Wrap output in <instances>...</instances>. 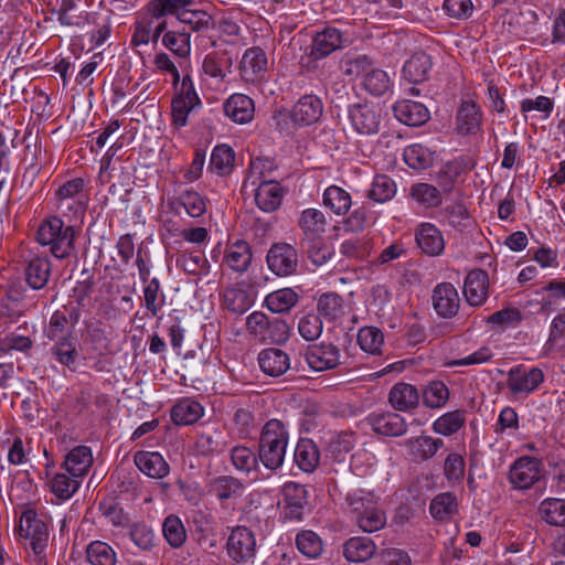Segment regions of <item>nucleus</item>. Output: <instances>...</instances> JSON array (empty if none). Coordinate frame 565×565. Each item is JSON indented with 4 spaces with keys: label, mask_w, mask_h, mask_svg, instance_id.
<instances>
[{
    "label": "nucleus",
    "mask_w": 565,
    "mask_h": 565,
    "mask_svg": "<svg viewBox=\"0 0 565 565\" xmlns=\"http://www.w3.org/2000/svg\"><path fill=\"white\" fill-rule=\"evenodd\" d=\"M449 399V390L444 382L433 381L423 392L424 405L428 408H440Z\"/></svg>",
    "instance_id": "obj_57"
},
{
    "label": "nucleus",
    "mask_w": 565,
    "mask_h": 565,
    "mask_svg": "<svg viewBox=\"0 0 565 565\" xmlns=\"http://www.w3.org/2000/svg\"><path fill=\"white\" fill-rule=\"evenodd\" d=\"M169 205L177 213H180L181 207L184 209L191 217H200L206 211L203 198L195 191L182 192L175 200L170 201Z\"/></svg>",
    "instance_id": "obj_36"
},
{
    "label": "nucleus",
    "mask_w": 565,
    "mask_h": 565,
    "mask_svg": "<svg viewBox=\"0 0 565 565\" xmlns=\"http://www.w3.org/2000/svg\"><path fill=\"white\" fill-rule=\"evenodd\" d=\"M226 550L230 558L235 563H248L256 555V539L246 526H236L232 530Z\"/></svg>",
    "instance_id": "obj_6"
},
{
    "label": "nucleus",
    "mask_w": 565,
    "mask_h": 565,
    "mask_svg": "<svg viewBox=\"0 0 565 565\" xmlns=\"http://www.w3.org/2000/svg\"><path fill=\"white\" fill-rule=\"evenodd\" d=\"M50 354L61 365L74 371L78 358L77 345L71 333L56 338L50 348Z\"/></svg>",
    "instance_id": "obj_28"
},
{
    "label": "nucleus",
    "mask_w": 565,
    "mask_h": 565,
    "mask_svg": "<svg viewBox=\"0 0 565 565\" xmlns=\"http://www.w3.org/2000/svg\"><path fill=\"white\" fill-rule=\"evenodd\" d=\"M258 363L264 373L269 376H280L290 367L289 355L278 348H269L260 351Z\"/></svg>",
    "instance_id": "obj_23"
},
{
    "label": "nucleus",
    "mask_w": 565,
    "mask_h": 565,
    "mask_svg": "<svg viewBox=\"0 0 565 565\" xmlns=\"http://www.w3.org/2000/svg\"><path fill=\"white\" fill-rule=\"evenodd\" d=\"M539 514L550 525L565 526V500L544 499L539 505Z\"/></svg>",
    "instance_id": "obj_39"
},
{
    "label": "nucleus",
    "mask_w": 565,
    "mask_h": 565,
    "mask_svg": "<svg viewBox=\"0 0 565 565\" xmlns=\"http://www.w3.org/2000/svg\"><path fill=\"white\" fill-rule=\"evenodd\" d=\"M489 275L483 269L471 270L463 285L466 301L472 307H480L488 299Z\"/></svg>",
    "instance_id": "obj_14"
},
{
    "label": "nucleus",
    "mask_w": 565,
    "mask_h": 565,
    "mask_svg": "<svg viewBox=\"0 0 565 565\" xmlns=\"http://www.w3.org/2000/svg\"><path fill=\"white\" fill-rule=\"evenodd\" d=\"M396 119L407 126H422L429 119V111L423 103L403 99L393 107Z\"/></svg>",
    "instance_id": "obj_18"
},
{
    "label": "nucleus",
    "mask_w": 565,
    "mask_h": 565,
    "mask_svg": "<svg viewBox=\"0 0 565 565\" xmlns=\"http://www.w3.org/2000/svg\"><path fill=\"white\" fill-rule=\"evenodd\" d=\"M260 159L252 160L250 171L244 186L250 183L253 191L255 192V202L257 206L266 213L276 211L281 202L285 191L279 182L274 180H263V172L260 168Z\"/></svg>",
    "instance_id": "obj_3"
},
{
    "label": "nucleus",
    "mask_w": 565,
    "mask_h": 565,
    "mask_svg": "<svg viewBox=\"0 0 565 565\" xmlns=\"http://www.w3.org/2000/svg\"><path fill=\"white\" fill-rule=\"evenodd\" d=\"M74 239V227L65 226L56 216L42 222L36 232V241L42 246H50L51 254L58 259L70 257L76 252Z\"/></svg>",
    "instance_id": "obj_2"
},
{
    "label": "nucleus",
    "mask_w": 565,
    "mask_h": 565,
    "mask_svg": "<svg viewBox=\"0 0 565 565\" xmlns=\"http://www.w3.org/2000/svg\"><path fill=\"white\" fill-rule=\"evenodd\" d=\"M224 111L233 121L246 124L254 118V102L247 95L233 94L224 103Z\"/></svg>",
    "instance_id": "obj_24"
},
{
    "label": "nucleus",
    "mask_w": 565,
    "mask_h": 565,
    "mask_svg": "<svg viewBox=\"0 0 565 565\" xmlns=\"http://www.w3.org/2000/svg\"><path fill=\"white\" fill-rule=\"evenodd\" d=\"M482 127V111L473 100H463L457 111V131L461 136L476 135Z\"/></svg>",
    "instance_id": "obj_15"
},
{
    "label": "nucleus",
    "mask_w": 565,
    "mask_h": 565,
    "mask_svg": "<svg viewBox=\"0 0 565 565\" xmlns=\"http://www.w3.org/2000/svg\"><path fill=\"white\" fill-rule=\"evenodd\" d=\"M268 72V58L263 49L253 46L245 51L239 63V74L247 83L260 82Z\"/></svg>",
    "instance_id": "obj_8"
},
{
    "label": "nucleus",
    "mask_w": 565,
    "mask_h": 565,
    "mask_svg": "<svg viewBox=\"0 0 565 565\" xmlns=\"http://www.w3.org/2000/svg\"><path fill=\"white\" fill-rule=\"evenodd\" d=\"M87 561L92 565H116V553L110 545L94 541L87 546Z\"/></svg>",
    "instance_id": "obj_55"
},
{
    "label": "nucleus",
    "mask_w": 565,
    "mask_h": 565,
    "mask_svg": "<svg viewBox=\"0 0 565 565\" xmlns=\"http://www.w3.org/2000/svg\"><path fill=\"white\" fill-rule=\"evenodd\" d=\"M429 512L437 520H447L458 512L457 497L451 492L437 494L429 504Z\"/></svg>",
    "instance_id": "obj_41"
},
{
    "label": "nucleus",
    "mask_w": 565,
    "mask_h": 565,
    "mask_svg": "<svg viewBox=\"0 0 565 565\" xmlns=\"http://www.w3.org/2000/svg\"><path fill=\"white\" fill-rule=\"evenodd\" d=\"M160 281L152 278L147 281L143 288L145 307L152 315L157 316L164 302V295L160 291Z\"/></svg>",
    "instance_id": "obj_62"
},
{
    "label": "nucleus",
    "mask_w": 565,
    "mask_h": 565,
    "mask_svg": "<svg viewBox=\"0 0 565 565\" xmlns=\"http://www.w3.org/2000/svg\"><path fill=\"white\" fill-rule=\"evenodd\" d=\"M349 119L356 132L373 135L380 128V115L369 104H354L349 107Z\"/></svg>",
    "instance_id": "obj_13"
},
{
    "label": "nucleus",
    "mask_w": 565,
    "mask_h": 565,
    "mask_svg": "<svg viewBox=\"0 0 565 565\" xmlns=\"http://www.w3.org/2000/svg\"><path fill=\"white\" fill-rule=\"evenodd\" d=\"M411 195L420 204L427 207H435L441 203V194L439 190L428 183H417L412 186Z\"/></svg>",
    "instance_id": "obj_64"
},
{
    "label": "nucleus",
    "mask_w": 565,
    "mask_h": 565,
    "mask_svg": "<svg viewBox=\"0 0 565 565\" xmlns=\"http://www.w3.org/2000/svg\"><path fill=\"white\" fill-rule=\"evenodd\" d=\"M284 514L289 520H301L307 504V490L302 484L287 482L282 488Z\"/></svg>",
    "instance_id": "obj_16"
},
{
    "label": "nucleus",
    "mask_w": 565,
    "mask_h": 565,
    "mask_svg": "<svg viewBox=\"0 0 565 565\" xmlns=\"http://www.w3.org/2000/svg\"><path fill=\"white\" fill-rule=\"evenodd\" d=\"M134 461L138 469L150 478L162 479L169 473V465L156 451H137Z\"/></svg>",
    "instance_id": "obj_25"
},
{
    "label": "nucleus",
    "mask_w": 565,
    "mask_h": 565,
    "mask_svg": "<svg viewBox=\"0 0 565 565\" xmlns=\"http://www.w3.org/2000/svg\"><path fill=\"white\" fill-rule=\"evenodd\" d=\"M342 43V33L338 29L326 28L315 35L310 49V56L313 60H321L338 49H341Z\"/></svg>",
    "instance_id": "obj_19"
},
{
    "label": "nucleus",
    "mask_w": 565,
    "mask_h": 565,
    "mask_svg": "<svg viewBox=\"0 0 565 565\" xmlns=\"http://www.w3.org/2000/svg\"><path fill=\"white\" fill-rule=\"evenodd\" d=\"M416 243L423 253L438 256L445 248L441 232L431 223H422L416 230Z\"/></svg>",
    "instance_id": "obj_21"
},
{
    "label": "nucleus",
    "mask_w": 565,
    "mask_h": 565,
    "mask_svg": "<svg viewBox=\"0 0 565 565\" xmlns=\"http://www.w3.org/2000/svg\"><path fill=\"white\" fill-rule=\"evenodd\" d=\"M93 463V455L89 447L77 446L72 449L64 461V467L72 477H84Z\"/></svg>",
    "instance_id": "obj_31"
},
{
    "label": "nucleus",
    "mask_w": 565,
    "mask_h": 565,
    "mask_svg": "<svg viewBox=\"0 0 565 565\" xmlns=\"http://www.w3.org/2000/svg\"><path fill=\"white\" fill-rule=\"evenodd\" d=\"M231 460L237 470L250 472L256 470L259 458L249 448L236 446L231 450Z\"/></svg>",
    "instance_id": "obj_61"
},
{
    "label": "nucleus",
    "mask_w": 565,
    "mask_h": 565,
    "mask_svg": "<svg viewBox=\"0 0 565 565\" xmlns=\"http://www.w3.org/2000/svg\"><path fill=\"white\" fill-rule=\"evenodd\" d=\"M544 381V373L539 367L526 369L516 365L508 372L507 386L514 396H527Z\"/></svg>",
    "instance_id": "obj_4"
},
{
    "label": "nucleus",
    "mask_w": 565,
    "mask_h": 565,
    "mask_svg": "<svg viewBox=\"0 0 565 565\" xmlns=\"http://www.w3.org/2000/svg\"><path fill=\"white\" fill-rule=\"evenodd\" d=\"M466 423V413L461 409L445 413L433 423L434 433L443 436L456 434Z\"/></svg>",
    "instance_id": "obj_45"
},
{
    "label": "nucleus",
    "mask_w": 565,
    "mask_h": 565,
    "mask_svg": "<svg viewBox=\"0 0 565 565\" xmlns=\"http://www.w3.org/2000/svg\"><path fill=\"white\" fill-rule=\"evenodd\" d=\"M78 479L70 473H57L51 480V490L58 499L67 500L78 490L81 486Z\"/></svg>",
    "instance_id": "obj_59"
},
{
    "label": "nucleus",
    "mask_w": 565,
    "mask_h": 565,
    "mask_svg": "<svg viewBox=\"0 0 565 565\" xmlns=\"http://www.w3.org/2000/svg\"><path fill=\"white\" fill-rule=\"evenodd\" d=\"M21 536L31 540L30 544L35 555L41 556L47 545L49 531L45 522L33 509L25 510L20 519Z\"/></svg>",
    "instance_id": "obj_5"
},
{
    "label": "nucleus",
    "mask_w": 565,
    "mask_h": 565,
    "mask_svg": "<svg viewBox=\"0 0 565 565\" xmlns=\"http://www.w3.org/2000/svg\"><path fill=\"white\" fill-rule=\"evenodd\" d=\"M363 87L373 96H383L391 90L392 82L385 71L372 66L363 78Z\"/></svg>",
    "instance_id": "obj_47"
},
{
    "label": "nucleus",
    "mask_w": 565,
    "mask_h": 565,
    "mask_svg": "<svg viewBox=\"0 0 565 565\" xmlns=\"http://www.w3.org/2000/svg\"><path fill=\"white\" fill-rule=\"evenodd\" d=\"M244 489V483L232 476H218L210 482V492L216 495L220 501L236 499L242 495Z\"/></svg>",
    "instance_id": "obj_33"
},
{
    "label": "nucleus",
    "mask_w": 565,
    "mask_h": 565,
    "mask_svg": "<svg viewBox=\"0 0 565 565\" xmlns=\"http://www.w3.org/2000/svg\"><path fill=\"white\" fill-rule=\"evenodd\" d=\"M305 356L312 370L321 372L337 367L340 364L341 352L333 343L322 341L310 345Z\"/></svg>",
    "instance_id": "obj_10"
},
{
    "label": "nucleus",
    "mask_w": 565,
    "mask_h": 565,
    "mask_svg": "<svg viewBox=\"0 0 565 565\" xmlns=\"http://www.w3.org/2000/svg\"><path fill=\"white\" fill-rule=\"evenodd\" d=\"M541 461L532 457L519 458L510 468V482L518 489H529L541 479Z\"/></svg>",
    "instance_id": "obj_11"
},
{
    "label": "nucleus",
    "mask_w": 565,
    "mask_h": 565,
    "mask_svg": "<svg viewBox=\"0 0 565 565\" xmlns=\"http://www.w3.org/2000/svg\"><path fill=\"white\" fill-rule=\"evenodd\" d=\"M444 446L445 441L441 438H434L424 434L405 440V447L409 450V454L420 461L431 459Z\"/></svg>",
    "instance_id": "obj_26"
},
{
    "label": "nucleus",
    "mask_w": 565,
    "mask_h": 565,
    "mask_svg": "<svg viewBox=\"0 0 565 565\" xmlns=\"http://www.w3.org/2000/svg\"><path fill=\"white\" fill-rule=\"evenodd\" d=\"M298 551L308 558H316L323 551V543L320 536L310 530L301 531L296 536Z\"/></svg>",
    "instance_id": "obj_50"
},
{
    "label": "nucleus",
    "mask_w": 565,
    "mask_h": 565,
    "mask_svg": "<svg viewBox=\"0 0 565 565\" xmlns=\"http://www.w3.org/2000/svg\"><path fill=\"white\" fill-rule=\"evenodd\" d=\"M226 446L224 436L218 430H212L198 435L195 447L203 456L223 452Z\"/></svg>",
    "instance_id": "obj_51"
},
{
    "label": "nucleus",
    "mask_w": 565,
    "mask_h": 565,
    "mask_svg": "<svg viewBox=\"0 0 565 565\" xmlns=\"http://www.w3.org/2000/svg\"><path fill=\"white\" fill-rule=\"evenodd\" d=\"M268 268L279 277L290 276L298 267V252L288 243H275L267 253Z\"/></svg>",
    "instance_id": "obj_7"
},
{
    "label": "nucleus",
    "mask_w": 565,
    "mask_h": 565,
    "mask_svg": "<svg viewBox=\"0 0 565 565\" xmlns=\"http://www.w3.org/2000/svg\"><path fill=\"white\" fill-rule=\"evenodd\" d=\"M365 420L376 435L384 437H402L408 430L406 419L402 415L393 412L372 413Z\"/></svg>",
    "instance_id": "obj_9"
},
{
    "label": "nucleus",
    "mask_w": 565,
    "mask_h": 565,
    "mask_svg": "<svg viewBox=\"0 0 565 565\" xmlns=\"http://www.w3.org/2000/svg\"><path fill=\"white\" fill-rule=\"evenodd\" d=\"M418 390L408 383L399 382L392 386L388 393L390 405L398 412H412L419 405Z\"/></svg>",
    "instance_id": "obj_17"
},
{
    "label": "nucleus",
    "mask_w": 565,
    "mask_h": 565,
    "mask_svg": "<svg viewBox=\"0 0 565 565\" xmlns=\"http://www.w3.org/2000/svg\"><path fill=\"white\" fill-rule=\"evenodd\" d=\"M234 160V150L227 145H218L212 151L209 168L218 175H226L231 173Z\"/></svg>",
    "instance_id": "obj_43"
},
{
    "label": "nucleus",
    "mask_w": 565,
    "mask_h": 565,
    "mask_svg": "<svg viewBox=\"0 0 565 565\" xmlns=\"http://www.w3.org/2000/svg\"><path fill=\"white\" fill-rule=\"evenodd\" d=\"M162 44L178 56L185 57L190 54V34L188 32H166Z\"/></svg>",
    "instance_id": "obj_63"
},
{
    "label": "nucleus",
    "mask_w": 565,
    "mask_h": 565,
    "mask_svg": "<svg viewBox=\"0 0 565 565\" xmlns=\"http://www.w3.org/2000/svg\"><path fill=\"white\" fill-rule=\"evenodd\" d=\"M223 303L233 313L243 315L250 308L252 300L244 289L230 287L223 292Z\"/></svg>",
    "instance_id": "obj_52"
},
{
    "label": "nucleus",
    "mask_w": 565,
    "mask_h": 565,
    "mask_svg": "<svg viewBox=\"0 0 565 565\" xmlns=\"http://www.w3.org/2000/svg\"><path fill=\"white\" fill-rule=\"evenodd\" d=\"M178 21L184 24H189L193 31H206L214 26L213 18L203 10H192L189 7H184Z\"/></svg>",
    "instance_id": "obj_58"
},
{
    "label": "nucleus",
    "mask_w": 565,
    "mask_h": 565,
    "mask_svg": "<svg viewBox=\"0 0 565 565\" xmlns=\"http://www.w3.org/2000/svg\"><path fill=\"white\" fill-rule=\"evenodd\" d=\"M296 465L305 472H312L320 460L317 445L308 438H301L294 454Z\"/></svg>",
    "instance_id": "obj_34"
},
{
    "label": "nucleus",
    "mask_w": 565,
    "mask_h": 565,
    "mask_svg": "<svg viewBox=\"0 0 565 565\" xmlns=\"http://www.w3.org/2000/svg\"><path fill=\"white\" fill-rule=\"evenodd\" d=\"M403 158L413 170H426L434 162L433 152L420 143H414L405 148Z\"/></svg>",
    "instance_id": "obj_44"
},
{
    "label": "nucleus",
    "mask_w": 565,
    "mask_h": 565,
    "mask_svg": "<svg viewBox=\"0 0 565 565\" xmlns=\"http://www.w3.org/2000/svg\"><path fill=\"white\" fill-rule=\"evenodd\" d=\"M358 343L366 353L381 354L384 337L380 329L375 327H364L358 332Z\"/></svg>",
    "instance_id": "obj_54"
},
{
    "label": "nucleus",
    "mask_w": 565,
    "mask_h": 565,
    "mask_svg": "<svg viewBox=\"0 0 565 565\" xmlns=\"http://www.w3.org/2000/svg\"><path fill=\"white\" fill-rule=\"evenodd\" d=\"M322 102L316 95L302 96L294 106L291 118L302 126L316 122L322 115Z\"/></svg>",
    "instance_id": "obj_20"
},
{
    "label": "nucleus",
    "mask_w": 565,
    "mask_h": 565,
    "mask_svg": "<svg viewBox=\"0 0 565 565\" xmlns=\"http://www.w3.org/2000/svg\"><path fill=\"white\" fill-rule=\"evenodd\" d=\"M358 526L366 533L382 530L386 524L385 513L377 507L369 508V511L355 519Z\"/></svg>",
    "instance_id": "obj_60"
},
{
    "label": "nucleus",
    "mask_w": 565,
    "mask_h": 565,
    "mask_svg": "<svg viewBox=\"0 0 565 565\" xmlns=\"http://www.w3.org/2000/svg\"><path fill=\"white\" fill-rule=\"evenodd\" d=\"M433 308L441 318H452L460 308V296L450 282L438 284L431 295Z\"/></svg>",
    "instance_id": "obj_12"
},
{
    "label": "nucleus",
    "mask_w": 565,
    "mask_h": 565,
    "mask_svg": "<svg viewBox=\"0 0 565 565\" xmlns=\"http://www.w3.org/2000/svg\"><path fill=\"white\" fill-rule=\"evenodd\" d=\"M204 409L200 403L191 398L179 401L171 408V419L175 425H192L203 416Z\"/></svg>",
    "instance_id": "obj_32"
},
{
    "label": "nucleus",
    "mask_w": 565,
    "mask_h": 565,
    "mask_svg": "<svg viewBox=\"0 0 565 565\" xmlns=\"http://www.w3.org/2000/svg\"><path fill=\"white\" fill-rule=\"evenodd\" d=\"M287 445L288 433L282 422L278 419L268 420L262 429L258 444L260 462L271 471L277 470L284 463Z\"/></svg>",
    "instance_id": "obj_1"
},
{
    "label": "nucleus",
    "mask_w": 565,
    "mask_h": 565,
    "mask_svg": "<svg viewBox=\"0 0 565 565\" xmlns=\"http://www.w3.org/2000/svg\"><path fill=\"white\" fill-rule=\"evenodd\" d=\"M376 552L374 541L367 536H353L343 544V555L352 563H364L372 558Z\"/></svg>",
    "instance_id": "obj_27"
},
{
    "label": "nucleus",
    "mask_w": 565,
    "mask_h": 565,
    "mask_svg": "<svg viewBox=\"0 0 565 565\" xmlns=\"http://www.w3.org/2000/svg\"><path fill=\"white\" fill-rule=\"evenodd\" d=\"M191 4V0H151L148 2L146 10L156 20L168 15H174L178 19L184 7H190Z\"/></svg>",
    "instance_id": "obj_38"
},
{
    "label": "nucleus",
    "mask_w": 565,
    "mask_h": 565,
    "mask_svg": "<svg viewBox=\"0 0 565 565\" xmlns=\"http://www.w3.org/2000/svg\"><path fill=\"white\" fill-rule=\"evenodd\" d=\"M300 245L310 262L317 267L327 264L333 255V250L322 241V237L301 239Z\"/></svg>",
    "instance_id": "obj_48"
},
{
    "label": "nucleus",
    "mask_w": 565,
    "mask_h": 565,
    "mask_svg": "<svg viewBox=\"0 0 565 565\" xmlns=\"http://www.w3.org/2000/svg\"><path fill=\"white\" fill-rule=\"evenodd\" d=\"M317 310V315L333 321L344 315L345 306L341 296L335 292H326L318 298Z\"/></svg>",
    "instance_id": "obj_40"
},
{
    "label": "nucleus",
    "mask_w": 565,
    "mask_h": 565,
    "mask_svg": "<svg viewBox=\"0 0 565 565\" xmlns=\"http://www.w3.org/2000/svg\"><path fill=\"white\" fill-rule=\"evenodd\" d=\"M395 194V182L387 175L379 174L373 179L366 196L376 203H385L391 201Z\"/></svg>",
    "instance_id": "obj_46"
},
{
    "label": "nucleus",
    "mask_w": 565,
    "mask_h": 565,
    "mask_svg": "<svg viewBox=\"0 0 565 565\" xmlns=\"http://www.w3.org/2000/svg\"><path fill=\"white\" fill-rule=\"evenodd\" d=\"M162 533L168 544L173 548L181 547L186 540L185 527L181 519L174 514H170L164 519Z\"/></svg>",
    "instance_id": "obj_49"
},
{
    "label": "nucleus",
    "mask_w": 565,
    "mask_h": 565,
    "mask_svg": "<svg viewBox=\"0 0 565 565\" xmlns=\"http://www.w3.org/2000/svg\"><path fill=\"white\" fill-rule=\"evenodd\" d=\"M345 501L354 520L369 511V508H373L376 504L374 494L363 489L350 491L347 494Z\"/></svg>",
    "instance_id": "obj_53"
},
{
    "label": "nucleus",
    "mask_w": 565,
    "mask_h": 565,
    "mask_svg": "<svg viewBox=\"0 0 565 565\" xmlns=\"http://www.w3.org/2000/svg\"><path fill=\"white\" fill-rule=\"evenodd\" d=\"M299 296L291 288H282L270 292L265 298L267 308L276 313L287 312L298 302Z\"/></svg>",
    "instance_id": "obj_42"
},
{
    "label": "nucleus",
    "mask_w": 565,
    "mask_h": 565,
    "mask_svg": "<svg viewBox=\"0 0 565 565\" xmlns=\"http://www.w3.org/2000/svg\"><path fill=\"white\" fill-rule=\"evenodd\" d=\"M52 263L46 256H35L31 258L25 268V281L34 290L43 289L51 277Z\"/></svg>",
    "instance_id": "obj_22"
},
{
    "label": "nucleus",
    "mask_w": 565,
    "mask_h": 565,
    "mask_svg": "<svg viewBox=\"0 0 565 565\" xmlns=\"http://www.w3.org/2000/svg\"><path fill=\"white\" fill-rule=\"evenodd\" d=\"M298 226L303 234L301 239L320 238L326 232L327 218L322 211L309 207L300 213Z\"/></svg>",
    "instance_id": "obj_29"
},
{
    "label": "nucleus",
    "mask_w": 565,
    "mask_h": 565,
    "mask_svg": "<svg viewBox=\"0 0 565 565\" xmlns=\"http://www.w3.org/2000/svg\"><path fill=\"white\" fill-rule=\"evenodd\" d=\"M431 66V57L428 54L425 52H416L405 62L403 76L409 83H422L428 78Z\"/></svg>",
    "instance_id": "obj_30"
},
{
    "label": "nucleus",
    "mask_w": 565,
    "mask_h": 565,
    "mask_svg": "<svg viewBox=\"0 0 565 565\" xmlns=\"http://www.w3.org/2000/svg\"><path fill=\"white\" fill-rule=\"evenodd\" d=\"M354 444L355 437L353 433H340L328 443V454L334 461L341 462L353 449Z\"/></svg>",
    "instance_id": "obj_56"
},
{
    "label": "nucleus",
    "mask_w": 565,
    "mask_h": 565,
    "mask_svg": "<svg viewBox=\"0 0 565 565\" xmlns=\"http://www.w3.org/2000/svg\"><path fill=\"white\" fill-rule=\"evenodd\" d=\"M252 260V250L249 245L244 241H238L226 249L224 262L225 264L237 273L245 271Z\"/></svg>",
    "instance_id": "obj_37"
},
{
    "label": "nucleus",
    "mask_w": 565,
    "mask_h": 565,
    "mask_svg": "<svg viewBox=\"0 0 565 565\" xmlns=\"http://www.w3.org/2000/svg\"><path fill=\"white\" fill-rule=\"evenodd\" d=\"M322 202L337 215H345L352 206L350 193L338 185H330L324 190Z\"/></svg>",
    "instance_id": "obj_35"
}]
</instances>
